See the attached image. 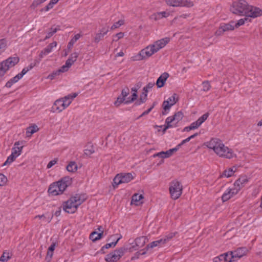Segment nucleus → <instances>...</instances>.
<instances>
[{
    "instance_id": "f257e3e1",
    "label": "nucleus",
    "mask_w": 262,
    "mask_h": 262,
    "mask_svg": "<svg viewBox=\"0 0 262 262\" xmlns=\"http://www.w3.org/2000/svg\"><path fill=\"white\" fill-rule=\"evenodd\" d=\"M233 13L240 16L255 18L262 15V10L248 4L245 0L234 2L230 9Z\"/></svg>"
},
{
    "instance_id": "f03ea898",
    "label": "nucleus",
    "mask_w": 262,
    "mask_h": 262,
    "mask_svg": "<svg viewBox=\"0 0 262 262\" xmlns=\"http://www.w3.org/2000/svg\"><path fill=\"white\" fill-rule=\"evenodd\" d=\"M206 145L220 157L231 159L236 156L232 149L226 146L222 141L218 138H212L206 142Z\"/></svg>"
},
{
    "instance_id": "7ed1b4c3",
    "label": "nucleus",
    "mask_w": 262,
    "mask_h": 262,
    "mask_svg": "<svg viewBox=\"0 0 262 262\" xmlns=\"http://www.w3.org/2000/svg\"><path fill=\"white\" fill-rule=\"evenodd\" d=\"M85 200V194H76L71 196L67 201L63 202V209L68 213H73L76 211L78 206Z\"/></svg>"
},
{
    "instance_id": "20e7f679",
    "label": "nucleus",
    "mask_w": 262,
    "mask_h": 262,
    "mask_svg": "<svg viewBox=\"0 0 262 262\" xmlns=\"http://www.w3.org/2000/svg\"><path fill=\"white\" fill-rule=\"evenodd\" d=\"M19 61L18 57H10L0 62V78L3 77L6 72L18 63Z\"/></svg>"
},
{
    "instance_id": "39448f33",
    "label": "nucleus",
    "mask_w": 262,
    "mask_h": 262,
    "mask_svg": "<svg viewBox=\"0 0 262 262\" xmlns=\"http://www.w3.org/2000/svg\"><path fill=\"white\" fill-rule=\"evenodd\" d=\"M128 248L125 246L119 248L106 255L105 260L106 262H117L124 255Z\"/></svg>"
},
{
    "instance_id": "423d86ee",
    "label": "nucleus",
    "mask_w": 262,
    "mask_h": 262,
    "mask_svg": "<svg viewBox=\"0 0 262 262\" xmlns=\"http://www.w3.org/2000/svg\"><path fill=\"white\" fill-rule=\"evenodd\" d=\"M169 190L171 198L177 200L182 193L183 186L181 182L174 180L170 183Z\"/></svg>"
},
{
    "instance_id": "0eeeda50",
    "label": "nucleus",
    "mask_w": 262,
    "mask_h": 262,
    "mask_svg": "<svg viewBox=\"0 0 262 262\" xmlns=\"http://www.w3.org/2000/svg\"><path fill=\"white\" fill-rule=\"evenodd\" d=\"M134 177L131 173H121L117 174L113 180V187L115 188L119 184L127 183L133 179Z\"/></svg>"
},
{
    "instance_id": "6e6552de",
    "label": "nucleus",
    "mask_w": 262,
    "mask_h": 262,
    "mask_svg": "<svg viewBox=\"0 0 262 262\" xmlns=\"http://www.w3.org/2000/svg\"><path fill=\"white\" fill-rule=\"evenodd\" d=\"M156 53V50L154 46L149 45L145 48L141 50L138 55L136 56V60H142L147 59Z\"/></svg>"
},
{
    "instance_id": "1a4fd4ad",
    "label": "nucleus",
    "mask_w": 262,
    "mask_h": 262,
    "mask_svg": "<svg viewBox=\"0 0 262 262\" xmlns=\"http://www.w3.org/2000/svg\"><path fill=\"white\" fill-rule=\"evenodd\" d=\"M179 101L178 95L174 93L171 97H169L167 100H164L162 104L163 111L162 114L166 115L167 111H169L171 106L175 104Z\"/></svg>"
},
{
    "instance_id": "9d476101",
    "label": "nucleus",
    "mask_w": 262,
    "mask_h": 262,
    "mask_svg": "<svg viewBox=\"0 0 262 262\" xmlns=\"http://www.w3.org/2000/svg\"><path fill=\"white\" fill-rule=\"evenodd\" d=\"M167 5L172 7H187L193 6L192 2L188 0H165Z\"/></svg>"
},
{
    "instance_id": "9b49d317",
    "label": "nucleus",
    "mask_w": 262,
    "mask_h": 262,
    "mask_svg": "<svg viewBox=\"0 0 262 262\" xmlns=\"http://www.w3.org/2000/svg\"><path fill=\"white\" fill-rule=\"evenodd\" d=\"M234 25V21H230L228 24L221 25L219 29L215 32V35L217 36L221 35L224 32L233 30L235 28Z\"/></svg>"
},
{
    "instance_id": "f8f14e48",
    "label": "nucleus",
    "mask_w": 262,
    "mask_h": 262,
    "mask_svg": "<svg viewBox=\"0 0 262 262\" xmlns=\"http://www.w3.org/2000/svg\"><path fill=\"white\" fill-rule=\"evenodd\" d=\"M183 117V114L180 111L176 113L174 115L167 117L166 119L168 123L173 124L174 127H176L178 122L182 120Z\"/></svg>"
},
{
    "instance_id": "ddd939ff",
    "label": "nucleus",
    "mask_w": 262,
    "mask_h": 262,
    "mask_svg": "<svg viewBox=\"0 0 262 262\" xmlns=\"http://www.w3.org/2000/svg\"><path fill=\"white\" fill-rule=\"evenodd\" d=\"M71 179L69 177H64L61 179L60 181L56 182L57 185L58 191L59 193H62L66 190L69 184L70 183Z\"/></svg>"
},
{
    "instance_id": "4468645a",
    "label": "nucleus",
    "mask_w": 262,
    "mask_h": 262,
    "mask_svg": "<svg viewBox=\"0 0 262 262\" xmlns=\"http://www.w3.org/2000/svg\"><path fill=\"white\" fill-rule=\"evenodd\" d=\"M180 148V145H177L176 147L170 149L166 151H161L156 154L154 157H160L162 158H167L172 155L174 152H176Z\"/></svg>"
},
{
    "instance_id": "2eb2a0df",
    "label": "nucleus",
    "mask_w": 262,
    "mask_h": 262,
    "mask_svg": "<svg viewBox=\"0 0 262 262\" xmlns=\"http://www.w3.org/2000/svg\"><path fill=\"white\" fill-rule=\"evenodd\" d=\"M169 41L170 38L169 37H165L155 41L154 43L151 45L154 46V48L156 49V52H157L161 49L164 47Z\"/></svg>"
},
{
    "instance_id": "dca6fc26",
    "label": "nucleus",
    "mask_w": 262,
    "mask_h": 262,
    "mask_svg": "<svg viewBox=\"0 0 262 262\" xmlns=\"http://www.w3.org/2000/svg\"><path fill=\"white\" fill-rule=\"evenodd\" d=\"M66 107L64 105V101L61 98L56 100L52 106L53 112L60 113Z\"/></svg>"
},
{
    "instance_id": "f3484780",
    "label": "nucleus",
    "mask_w": 262,
    "mask_h": 262,
    "mask_svg": "<svg viewBox=\"0 0 262 262\" xmlns=\"http://www.w3.org/2000/svg\"><path fill=\"white\" fill-rule=\"evenodd\" d=\"M248 252V250L245 247H241L234 251L230 252V255H233V257L236 260V258H239L245 255Z\"/></svg>"
},
{
    "instance_id": "a211bd4d",
    "label": "nucleus",
    "mask_w": 262,
    "mask_h": 262,
    "mask_svg": "<svg viewBox=\"0 0 262 262\" xmlns=\"http://www.w3.org/2000/svg\"><path fill=\"white\" fill-rule=\"evenodd\" d=\"M237 194V191H235L232 188H228L223 193L222 196V200L223 202H226L231 198L233 195Z\"/></svg>"
},
{
    "instance_id": "6ab92c4d",
    "label": "nucleus",
    "mask_w": 262,
    "mask_h": 262,
    "mask_svg": "<svg viewBox=\"0 0 262 262\" xmlns=\"http://www.w3.org/2000/svg\"><path fill=\"white\" fill-rule=\"evenodd\" d=\"M169 77L168 73L166 72L163 73L157 79L156 82V85L158 88H160L163 87L165 83Z\"/></svg>"
},
{
    "instance_id": "aec40b11",
    "label": "nucleus",
    "mask_w": 262,
    "mask_h": 262,
    "mask_svg": "<svg viewBox=\"0 0 262 262\" xmlns=\"http://www.w3.org/2000/svg\"><path fill=\"white\" fill-rule=\"evenodd\" d=\"M77 96V94L76 93L69 94L68 96L64 97L61 98L64 101V105L67 108L71 103L72 100Z\"/></svg>"
},
{
    "instance_id": "412c9836",
    "label": "nucleus",
    "mask_w": 262,
    "mask_h": 262,
    "mask_svg": "<svg viewBox=\"0 0 262 262\" xmlns=\"http://www.w3.org/2000/svg\"><path fill=\"white\" fill-rule=\"evenodd\" d=\"M143 199L142 194H139L138 193L134 194L132 198L131 204H135L136 206L140 205L143 203L141 201Z\"/></svg>"
},
{
    "instance_id": "4be33fe9",
    "label": "nucleus",
    "mask_w": 262,
    "mask_h": 262,
    "mask_svg": "<svg viewBox=\"0 0 262 262\" xmlns=\"http://www.w3.org/2000/svg\"><path fill=\"white\" fill-rule=\"evenodd\" d=\"M23 77V75L21 73L16 75L15 77L10 79L5 85V86L10 88L11 86L15 83L17 82L19 79H20Z\"/></svg>"
},
{
    "instance_id": "5701e85b",
    "label": "nucleus",
    "mask_w": 262,
    "mask_h": 262,
    "mask_svg": "<svg viewBox=\"0 0 262 262\" xmlns=\"http://www.w3.org/2000/svg\"><path fill=\"white\" fill-rule=\"evenodd\" d=\"M55 183L56 182H54L51 184L48 189V192L52 195H57L61 194L59 193L57 185Z\"/></svg>"
},
{
    "instance_id": "b1692460",
    "label": "nucleus",
    "mask_w": 262,
    "mask_h": 262,
    "mask_svg": "<svg viewBox=\"0 0 262 262\" xmlns=\"http://www.w3.org/2000/svg\"><path fill=\"white\" fill-rule=\"evenodd\" d=\"M20 145L19 142H16L14 144V147L12 149V154L14 156H15L16 157H17L18 156H19L21 152L22 149L23 148V146H21L20 147H19L18 145Z\"/></svg>"
},
{
    "instance_id": "393cba45",
    "label": "nucleus",
    "mask_w": 262,
    "mask_h": 262,
    "mask_svg": "<svg viewBox=\"0 0 262 262\" xmlns=\"http://www.w3.org/2000/svg\"><path fill=\"white\" fill-rule=\"evenodd\" d=\"M147 241L148 239L144 236L137 237L135 239V242L137 244V246L140 247V248L143 247Z\"/></svg>"
},
{
    "instance_id": "a878e982",
    "label": "nucleus",
    "mask_w": 262,
    "mask_h": 262,
    "mask_svg": "<svg viewBox=\"0 0 262 262\" xmlns=\"http://www.w3.org/2000/svg\"><path fill=\"white\" fill-rule=\"evenodd\" d=\"M79 54L77 52H74L71 54L70 56L66 61V63H67V65H69V66H71L75 61H76Z\"/></svg>"
},
{
    "instance_id": "bb28decb",
    "label": "nucleus",
    "mask_w": 262,
    "mask_h": 262,
    "mask_svg": "<svg viewBox=\"0 0 262 262\" xmlns=\"http://www.w3.org/2000/svg\"><path fill=\"white\" fill-rule=\"evenodd\" d=\"M164 240L161 238L159 240L154 241L147 245V249L153 248L157 246H162L164 245Z\"/></svg>"
},
{
    "instance_id": "cd10ccee",
    "label": "nucleus",
    "mask_w": 262,
    "mask_h": 262,
    "mask_svg": "<svg viewBox=\"0 0 262 262\" xmlns=\"http://www.w3.org/2000/svg\"><path fill=\"white\" fill-rule=\"evenodd\" d=\"M103 236L102 233H98L97 231L92 232L90 235V239L93 242L101 239Z\"/></svg>"
},
{
    "instance_id": "c85d7f7f",
    "label": "nucleus",
    "mask_w": 262,
    "mask_h": 262,
    "mask_svg": "<svg viewBox=\"0 0 262 262\" xmlns=\"http://www.w3.org/2000/svg\"><path fill=\"white\" fill-rule=\"evenodd\" d=\"M66 169L69 172H75L77 170V165L75 162L71 161L67 166Z\"/></svg>"
},
{
    "instance_id": "c756f323",
    "label": "nucleus",
    "mask_w": 262,
    "mask_h": 262,
    "mask_svg": "<svg viewBox=\"0 0 262 262\" xmlns=\"http://www.w3.org/2000/svg\"><path fill=\"white\" fill-rule=\"evenodd\" d=\"M39 130V128L35 124L29 126L27 128L26 134L27 136H31L34 133L37 132Z\"/></svg>"
},
{
    "instance_id": "7c9ffc66",
    "label": "nucleus",
    "mask_w": 262,
    "mask_h": 262,
    "mask_svg": "<svg viewBox=\"0 0 262 262\" xmlns=\"http://www.w3.org/2000/svg\"><path fill=\"white\" fill-rule=\"evenodd\" d=\"M147 93H145V91H143L140 95L139 100L137 101L135 104L136 105H139L141 104L144 103L147 100Z\"/></svg>"
},
{
    "instance_id": "2f4dec72",
    "label": "nucleus",
    "mask_w": 262,
    "mask_h": 262,
    "mask_svg": "<svg viewBox=\"0 0 262 262\" xmlns=\"http://www.w3.org/2000/svg\"><path fill=\"white\" fill-rule=\"evenodd\" d=\"M81 37L80 34H76L69 41L68 45V49L70 50L73 46L74 44L77 41V40Z\"/></svg>"
},
{
    "instance_id": "473e14b6",
    "label": "nucleus",
    "mask_w": 262,
    "mask_h": 262,
    "mask_svg": "<svg viewBox=\"0 0 262 262\" xmlns=\"http://www.w3.org/2000/svg\"><path fill=\"white\" fill-rule=\"evenodd\" d=\"M11 257V254L8 251H5L3 252L2 255L0 257V261L3 262H7Z\"/></svg>"
},
{
    "instance_id": "72a5a7b5",
    "label": "nucleus",
    "mask_w": 262,
    "mask_h": 262,
    "mask_svg": "<svg viewBox=\"0 0 262 262\" xmlns=\"http://www.w3.org/2000/svg\"><path fill=\"white\" fill-rule=\"evenodd\" d=\"M59 27L58 26L57 28H53V27L50 28V31H49L46 35L44 40H46L47 39L50 38L51 36L53 35L54 33H55L58 30H59Z\"/></svg>"
},
{
    "instance_id": "f704fd0d",
    "label": "nucleus",
    "mask_w": 262,
    "mask_h": 262,
    "mask_svg": "<svg viewBox=\"0 0 262 262\" xmlns=\"http://www.w3.org/2000/svg\"><path fill=\"white\" fill-rule=\"evenodd\" d=\"M7 46V40L5 39H0V55L6 50Z\"/></svg>"
},
{
    "instance_id": "c9c22d12",
    "label": "nucleus",
    "mask_w": 262,
    "mask_h": 262,
    "mask_svg": "<svg viewBox=\"0 0 262 262\" xmlns=\"http://www.w3.org/2000/svg\"><path fill=\"white\" fill-rule=\"evenodd\" d=\"M227 254H222L219 255V256L215 257L213 259V262H226L227 259L226 256H227Z\"/></svg>"
},
{
    "instance_id": "e433bc0d",
    "label": "nucleus",
    "mask_w": 262,
    "mask_h": 262,
    "mask_svg": "<svg viewBox=\"0 0 262 262\" xmlns=\"http://www.w3.org/2000/svg\"><path fill=\"white\" fill-rule=\"evenodd\" d=\"M177 234V232H174L169 233L165 235L163 238H162L163 240H164V244H166L167 242L171 240Z\"/></svg>"
},
{
    "instance_id": "4c0bfd02",
    "label": "nucleus",
    "mask_w": 262,
    "mask_h": 262,
    "mask_svg": "<svg viewBox=\"0 0 262 262\" xmlns=\"http://www.w3.org/2000/svg\"><path fill=\"white\" fill-rule=\"evenodd\" d=\"M137 90H135V92H134L133 93V94L132 95L131 98H130V97H128L127 98V100L124 102V103L127 104L129 103H131V102H133L134 101H135V100H136L137 98V97H138L137 94Z\"/></svg>"
},
{
    "instance_id": "58836bf2",
    "label": "nucleus",
    "mask_w": 262,
    "mask_h": 262,
    "mask_svg": "<svg viewBox=\"0 0 262 262\" xmlns=\"http://www.w3.org/2000/svg\"><path fill=\"white\" fill-rule=\"evenodd\" d=\"M202 91L204 92H208L211 88L209 81H205L202 82Z\"/></svg>"
},
{
    "instance_id": "ea45409f",
    "label": "nucleus",
    "mask_w": 262,
    "mask_h": 262,
    "mask_svg": "<svg viewBox=\"0 0 262 262\" xmlns=\"http://www.w3.org/2000/svg\"><path fill=\"white\" fill-rule=\"evenodd\" d=\"M122 238V235H119L118 238L117 239V240L115 242H113L111 243H107L105 244L104 246V248H105L106 249H108L111 247H115L116 245H117L118 241Z\"/></svg>"
},
{
    "instance_id": "a19ab883",
    "label": "nucleus",
    "mask_w": 262,
    "mask_h": 262,
    "mask_svg": "<svg viewBox=\"0 0 262 262\" xmlns=\"http://www.w3.org/2000/svg\"><path fill=\"white\" fill-rule=\"evenodd\" d=\"M248 19H249L248 17H246V16L244 18L240 19L239 20H238L237 21V22L236 23H234V28H237L239 27H240L241 26L245 24V21L248 20Z\"/></svg>"
},
{
    "instance_id": "79ce46f5",
    "label": "nucleus",
    "mask_w": 262,
    "mask_h": 262,
    "mask_svg": "<svg viewBox=\"0 0 262 262\" xmlns=\"http://www.w3.org/2000/svg\"><path fill=\"white\" fill-rule=\"evenodd\" d=\"M208 116L209 113H206L200 117L196 121L201 125L205 120H207Z\"/></svg>"
},
{
    "instance_id": "37998d69",
    "label": "nucleus",
    "mask_w": 262,
    "mask_h": 262,
    "mask_svg": "<svg viewBox=\"0 0 262 262\" xmlns=\"http://www.w3.org/2000/svg\"><path fill=\"white\" fill-rule=\"evenodd\" d=\"M248 182V179L246 176L240 177L237 180L236 183H242L245 186V184Z\"/></svg>"
},
{
    "instance_id": "c03bdc74",
    "label": "nucleus",
    "mask_w": 262,
    "mask_h": 262,
    "mask_svg": "<svg viewBox=\"0 0 262 262\" xmlns=\"http://www.w3.org/2000/svg\"><path fill=\"white\" fill-rule=\"evenodd\" d=\"M17 157H16L15 156H14L12 154L8 157L7 160L5 161V162L4 163L3 165H6L7 164H9L12 162H13L15 159Z\"/></svg>"
},
{
    "instance_id": "a18cd8bd",
    "label": "nucleus",
    "mask_w": 262,
    "mask_h": 262,
    "mask_svg": "<svg viewBox=\"0 0 262 262\" xmlns=\"http://www.w3.org/2000/svg\"><path fill=\"white\" fill-rule=\"evenodd\" d=\"M244 187L242 183H236V181L234 183V187L232 188L235 191H237V193L239 191Z\"/></svg>"
},
{
    "instance_id": "49530a36",
    "label": "nucleus",
    "mask_w": 262,
    "mask_h": 262,
    "mask_svg": "<svg viewBox=\"0 0 262 262\" xmlns=\"http://www.w3.org/2000/svg\"><path fill=\"white\" fill-rule=\"evenodd\" d=\"M234 171L231 168H229L228 170H225L223 172V175L227 178L230 177L232 176Z\"/></svg>"
},
{
    "instance_id": "de8ad7c7",
    "label": "nucleus",
    "mask_w": 262,
    "mask_h": 262,
    "mask_svg": "<svg viewBox=\"0 0 262 262\" xmlns=\"http://www.w3.org/2000/svg\"><path fill=\"white\" fill-rule=\"evenodd\" d=\"M84 154L86 156H91L92 154L94 153L95 149L94 147L93 146H91L90 148H86L84 149Z\"/></svg>"
},
{
    "instance_id": "09e8293b",
    "label": "nucleus",
    "mask_w": 262,
    "mask_h": 262,
    "mask_svg": "<svg viewBox=\"0 0 262 262\" xmlns=\"http://www.w3.org/2000/svg\"><path fill=\"white\" fill-rule=\"evenodd\" d=\"M104 35L102 34L101 33L98 32L96 34V36L94 38V41L96 43H98L104 37Z\"/></svg>"
},
{
    "instance_id": "8fccbe9b",
    "label": "nucleus",
    "mask_w": 262,
    "mask_h": 262,
    "mask_svg": "<svg viewBox=\"0 0 262 262\" xmlns=\"http://www.w3.org/2000/svg\"><path fill=\"white\" fill-rule=\"evenodd\" d=\"M7 182V177L3 174L0 173V186L5 185Z\"/></svg>"
},
{
    "instance_id": "3c124183",
    "label": "nucleus",
    "mask_w": 262,
    "mask_h": 262,
    "mask_svg": "<svg viewBox=\"0 0 262 262\" xmlns=\"http://www.w3.org/2000/svg\"><path fill=\"white\" fill-rule=\"evenodd\" d=\"M124 22L123 20H119L117 22L115 23L111 27V29L112 30H114L115 29L119 28L120 26L122 25L123 24Z\"/></svg>"
},
{
    "instance_id": "603ef678",
    "label": "nucleus",
    "mask_w": 262,
    "mask_h": 262,
    "mask_svg": "<svg viewBox=\"0 0 262 262\" xmlns=\"http://www.w3.org/2000/svg\"><path fill=\"white\" fill-rule=\"evenodd\" d=\"M125 101V98L122 96H119L117 98V100L115 102L114 104L118 106L120 105V104L123 102Z\"/></svg>"
},
{
    "instance_id": "864d4df0",
    "label": "nucleus",
    "mask_w": 262,
    "mask_h": 262,
    "mask_svg": "<svg viewBox=\"0 0 262 262\" xmlns=\"http://www.w3.org/2000/svg\"><path fill=\"white\" fill-rule=\"evenodd\" d=\"M156 104V102H154L153 103L152 106L150 108H149L147 110H146V111H144L143 113H142V114L139 117H142L145 115L148 114L151 111V110L153 109V108L155 107Z\"/></svg>"
},
{
    "instance_id": "5fc2aeb1",
    "label": "nucleus",
    "mask_w": 262,
    "mask_h": 262,
    "mask_svg": "<svg viewBox=\"0 0 262 262\" xmlns=\"http://www.w3.org/2000/svg\"><path fill=\"white\" fill-rule=\"evenodd\" d=\"M54 5L50 2L46 7L40 9V12L48 11L49 10L52 9Z\"/></svg>"
},
{
    "instance_id": "6e6d98bb",
    "label": "nucleus",
    "mask_w": 262,
    "mask_h": 262,
    "mask_svg": "<svg viewBox=\"0 0 262 262\" xmlns=\"http://www.w3.org/2000/svg\"><path fill=\"white\" fill-rule=\"evenodd\" d=\"M155 85L154 82H149L145 86L143 89V91L145 93H148V90L151 89Z\"/></svg>"
},
{
    "instance_id": "4d7b16f0",
    "label": "nucleus",
    "mask_w": 262,
    "mask_h": 262,
    "mask_svg": "<svg viewBox=\"0 0 262 262\" xmlns=\"http://www.w3.org/2000/svg\"><path fill=\"white\" fill-rule=\"evenodd\" d=\"M71 67L69 66V65H67V63L63 66H62L58 70V72L63 73L67 71L69 68Z\"/></svg>"
},
{
    "instance_id": "13d9d810",
    "label": "nucleus",
    "mask_w": 262,
    "mask_h": 262,
    "mask_svg": "<svg viewBox=\"0 0 262 262\" xmlns=\"http://www.w3.org/2000/svg\"><path fill=\"white\" fill-rule=\"evenodd\" d=\"M226 254H227V255L225 257L226 258V259H227V261L226 262H231L236 260V259L234 258L233 255H230V252L229 253H226Z\"/></svg>"
},
{
    "instance_id": "bf43d9fd",
    "label": "nucleus",
    "mask_w": 262,
    "mask_h": 262,
    "mask_svg": "<svg viewBox=\"0 0 262 262\" xmlns=\"http://www.w3.org/2000/svg\"><path fill=\"white\" fill-rule=\"evenodd\" d=\"M57 161H58V159H57V158H55L54 160H51L48 164V165L47 166V168L48 169L51 168L53 165H54L55 164L57 163Z\"/></svg>"
},
{
    "instance_id": "052dcab7",
    "label": "nucleus",
    "mask_w": 262,
    "mask_h": 262,
    "mask_svg": "<svg viewBox=\"0 0 262 262\" xmlns=\"http://www.w3.org/2000/svg\"><path fill=\"white\" fill-rule=\"evenodd\" d=\"M129 93V90L128 88H126L123 89L122 90L121 96H122V97H123L125 98L127 96H128Z\"/></svg>"
},
{
    "instance_id": "680f3d73",
    "label": "nucleus",
    "mask_w": 262,
    "mask_h": 262,
    "mask_svg": "<svg viewBox=\"0 0 262 262\" xmlns=\"http://www.w3.org/2000/svg\"><path fill=\"white\" fill-rule=\"evenodd\" d=\"M165 125H164V127L163 129V132L164 133L167 129L169 128H171L174 127V125L170 123L167 122V120L166 119L165 120Z\"/></svg>"
},
{
    "instance_id": "e2e57ef3",
    "label": "nucleus",
    "mask_w": 262,
    "mask_h": 262,
    "mask_svg": "<svg viewBox=\"0 0 262 262\" xmlns=\"http://www.w3.org/2000/svg\"><path fill=\"white\" fill-rule=\"evenodd\" d=\"M53 255V252L47 251L46 259L48 262H50Z\"/></svg>"
},
{
    "instance_id": "0e129e2a",
    "label": "nucleus",
    "mask_w": 262,
    "mask_h": 262,
    "mask_svg": "<svg viewBox=\"0 0 262 262\" xmlns=\"http://www.w3.org/2000/svg\"><path fill=\"white\" fill-rule=\"evenodd\" d=\"M60 74V72H58V70H57L56 71L54 72L51 74L49 75L48 77L50 79L52 80V79H54V78H55L56 76L59 75Z\"/></svg>"
},
{
    "instance_id": "69168bd1",
    "label": "nucleus",
    "mask_w": 262,
    "mask_h": 262,
    "mask_svg": "<svg viewBox=\"0 0 262 262\" xmlns=\"http://www.w3.org/2000/svg\"><path fill=\"white\" fill-rule=\"evenodd\" d=\"M123 36H124V33H123V32L118 33L115 35V37H116L117 38L116 39H113V41H118V40L123 38Z\"/></svg>"
},
{
    "instance_id": "338daca9",
    "label": "nucleus",
    "mask_w": 262,
    "mask_h": 262,
    "mask_svg": "<svg viewBox=\"0 0 262 262\" xmlns=\"http://www.w3.org/2000/svg\"><path fill=\"white\" fill-rule=\"evenodd\" d=\"M108 26L103 27L99 30V32L105 35L108 32Z\"/></svg>"
},
{
    "instance_id": "774afa93",
    "label": "nucleus",
    "mask_w": 262,
    "mask_h": 262,
    "mask_svg": "<svg viewBox=\"0 0 262 262\" xmlns=\"http://www.w3.org/2000/svg\"><path fill=\"white\" fill-rule=\"evenodd\" d=\"M32 69V68H31L30 67V66L29 65L27 67L24 68L20 73L24 76L25 74H26L29 71L31 70Z\"/></svg>"
}]
</instances>
